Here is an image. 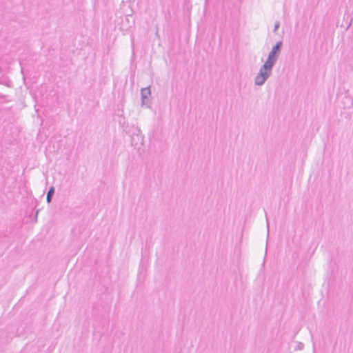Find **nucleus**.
<instances>
[{
    "label": "nucleus",
    "instance_id": "2",
    "mask_svg": "<svg viewBox=\"0 0 353 353\" xmlns=\"http://www.w3.org/2000/svg\"><path fill=\"white\" fill-rule=\"evenodd\" d=\"M281 45V42H278L276 46L273 47L265 62H269L270 65H274L276 59V54L279 52Z\"/></svg>",
    "mask_w": 353,
    "mask_h": 353
},
{
    "label": "nucleus",
    "instance_id": "1",
    "mask_svg": "<svg viewBox=\"0 0 353 353\" xmlns=\"http://www.w3.org/2000/svg\"><path fill=\"white\" fill-rule=\"evenodd\" d=\"M273 65L269 62H265L261 68L259 74L255 78V83L258 85H262L270 76Z\"/></svg>",
    "mask_w": 353,
    "mask_h": 353
},
{
    "label": "nucleus",
    "instance_id": "3",
    "mask_svg": "<svg viewBox=\"0 0 353 353\" xmlns=\"http://www.w3.org/2000/svg\"><path fill=\"white\" fill-rule=\"evenodd\" d=\"M54 188H51L49 190L48 192V194H47V201H48V203H49V202H50V201H51V197H52V194H53V193H54Z\"/></svg>",
    "mask_w": 353,
    "mask_h": 353
}]
</instances>
